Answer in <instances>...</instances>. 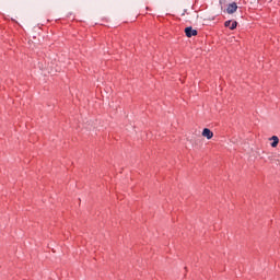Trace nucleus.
I'll use <instances>...</instances> for the list:
<instances>
[{
    "label": "nucleus",
    "mask_w": 280,
    "mask_h": 280,
    "mask_svg": "<svg viewBox=\"0 0 280 280\" xmlns=\"http://www.w3.org/2000/svg\"><path fill=\"white\" fill-rule=\"evenodd\" d=\"M228 14H235V12H237V3L232 2L228 5L226 9Z\"/></svg>",
    "instance_id": "obj_1"
},
{
    "label": "nucleus",
    "mask_w": 280,
    "mask_h": 280,
    "mask_svg": "<svg viewBox=\"0 0 280 280\" xmlns=\"http://www.w3.org/2000/svg\"><path fill=\"white\" fill-rule=\"evenodd\" d=\"M185 34L188 38H191V36H198V31L192 30L191 26L185 28Z\"/></svg>",
    "instance_id": "obj_2"
},
{
    "label": "nucleus",
    "mask_w": 280,
    "mask_h": 280,
    "mask_svg": "<svg viewBox=\"0 0 280 280\" xmlns=\"http://www.w3.org/2000/svg\"><path fill=\"white\" fill-rule=\"evenodd\" d=\"M202 137L206 139H213V131H211L209 128H205L202 131Z\"/></svg>",
    "instance_id": "obj_3"
},
{
    "label": "nucleus",
    "mask_w": 280,
    "mask_h": 280,
    "mask_svg": "<svg viewBox=\"0 0 280 280\" xmlns=\"http://www.w3.org/2000/svg\"><path fill=\"white\" fill-rule=\"evenodd\" d=\"M225 27H229L230 30H235V27H237V22L229 20L225 22Z\"/></svg>",
    "instance_id": "obj_4"
},
{
    "label": "nucleus",
    "mask_w": 280,
    "mask_h": 280,
    "mask_svg": "<svg viewBox=\"0 0 280 280\" xmlns=\"http://www.w3.org/2000/svg\"><path fill=\"white\" fill-rule=\"evenodd\" d=\"M270 141H272L271 148H277V147L279 145V137L272 136V137L270 138Z\"/></svg>",
    "instance_id": "obj_5"
}]
</instances>
